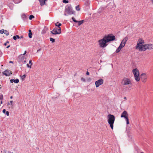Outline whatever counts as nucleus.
<instances>
[{
	"instance_id": "1",
	"label": "nucleus",
	"mask_w": 153,
	"mask_h": 153,
	"mask_svg": "<svg viewBox=\"0 0 153 153\" xmlns=\"http://www.w3.org/2000/svg\"><path fill=\"white\" fill-rule=\"evenodd\" d=\"M107 122L109 125L110 127L112 129H113L114 123L115 120V117L112 114H109L107 115Z\"/></svg>"
},
{
	"instance_id": "2",
	"label": "nucleus",
	"mask_w": 153,
	"mask_h": 153,
	"mask_svg": "<svg viewBox=\"0 0 153 153\" xmlns=\"http://www.w3.org/2000/svg\"><path fill=\"white\" fill-rule=\"evenodd\" d=\"M122 84L123 85H128L129 87H131L132 83L131 79L128 78L124 77L122 80Z\"/></svg>"
},
{
	"instance_id": "3",
	"label": "nucleus",
	"mask_w": 153,
	"mask_h": 153,
	"mask_svg": "<svg viewBox=\"0 0 153 153\" xmlns=\"http://www.w3.org/2000/svg\"><path fill=\"white\" fill-rule=\"evenodd\" d=\"M132 72L134 75L135 79L137 82L139 81L140 78L139 76V71L137 68L133 69L132 70Z\"/></svg>"
},
{
	"instance_id": "4",
	"label": "nucleus",
	"mask_w": 153,
	"mask_h": 153,
	"mask_svg": "<svg viewBox=\"0 0 153 153\" xmlns=\"http://www.w3.org/2000/svg\"><path fill=\"white\" fill-rule=\"evenodd\" d=\"M65 12L69 15L74 14L75 12L73 10L72 7L70 5H67L65 7Z\"/></svg>"
},
{
	"instance_id": "5",
	"label": "nucleus",
	"mask_w": 153,
	"mask_h": 153,
	"mask_svg": "<svg viewBox=\"0 0 153 153\" xmlns=\"http://www.w3.org/2000/svg\"><path fill=\"white\" fill-rule=\"evenodd\" d=\"M100 46L102 48H105L107 46L106 43L108 42L107 40L104 37L103 39L98 41Z\"/></svg>"
},
{
	"instance_id": "6",
	"label": "nucleus",
	"mask_w": 153,
	"mask_h": 153,
	"mask_svg": "<svg viewBox=\"0 0 153 153\" xmlns=\"http://www.w3.org/2000/svg\"><path fill=\"white\" fill-rule=\"evenodd\" d=\"M144 46L145 44L137 43L135 46V49L138 50L139 51H144Z\"/></svg>"
},
{
	"instance_id": "7",
	"label": "nucleus",
	"mask_w": 153,
	"mask_h": 153,
	"mask_svg": "<svg viewBox=\"0 0 153 153\" xmlns=\"http://www.w3.org/2000/svg\"><path fill=\"white\" fill-rule=\"evenodd\" d=\"M108 42L115 40V36L112 34L104 36Z\"/></svg>"
},
{
	"instance_id": "8",
	"label": "nucleus",
	"mask_w": 153,
	"mask_h": 153,
	"mask_svg": "<svg viewBox=\"0 0 153 153\" xmlns=\"http://www.w3.org/2000/svg\"><path fill=\"white\" fill-rule=\"evenodd\" d=\"M61 28H54L53 30L51 31V33L53 35L59 34L61 33Z\"/></svg>"
},
{
	"instance_id": "9",
	"label": "nucleus",
	"mask_w": 153,
	"mask_h": 153,
	"mask_svg": "<svg viewBox=\"0 0 153 153\" xmlns=\"http://www.w3.org/2000/svg\"><path fill=\"white\" fill-rule=\"evenodd\" d=\"M144 47L145 48L144 51L147 49H153V45L151 44H145V46Z\"/></svg>"
},
{
	"instance_id": "10",
	"label": "nucleus",
	"mask_w": 153,
	"mask_h": 153,
	"mask_svg": "<svg viewBox=\"0 0 153 153\" xmlns=\"http://www.w3.org/2000/svg\"><path fill=\"white\" fill-rule=\"evenodd\" d=\"M141 79L143 82H145L146 81L147 76L145 73H143L140 75Z\"/></svg>"
},
{
	"instance_id": "11",
	"label": "nucleus",
	"mask_w": 153,
	"mask_h": 153,
	"mask_svg": "<svg viewBox=\"0 0 153 153\" xmlns=\"http://www.w3.org/2000/svg\"><path fill=\"white\" fill-rule=\"evenodd\" d=\"M103 81L102 79H100L99 80L95 82V84L96 87H98L100 85L103 83Z\"/></svg>"
},
{
	"instance_id": "12",
	"label": "nucleus",
	"mask_w": 153,
	"mask_h": 153,
	"mask_svg": "<svg viewBox=\"0 0 153 153\" xmlns=\"http://www.w3.org/2000/svg\"><path fill=\"white\" fill-rule=\"evenodd\" d=\"M128 114L127 112L126 111H124L122 113L121 115V118L124 117L126 119L128 118Z\"/></svg>"
},
{
	"instance_id": "13",
	"label": "nucleus",
	"mask_w": 153,
	"mask_h": 153,
	"mask_svg": "<svg viewBox=\"0 0 153 153\" xmlns=\"http://www.w3.org/2000/svg\"><path fill=\"white\" fill-rule=\"evenodd\" d=\"M2 73L3 74L7 76H10V74H12V73H11V71H10L7 70L3 72Z\"/></svg>"
},
{
	"instance_id": "14",
	"label": "nucleus",
	"mask_w": 153,
	"mask_h": 153,
	"mask_svg": "<svg viewBox=\"0 0 153 153\" xmlns=\"http://www.w3.org/2000/svg\"><path fill=\"white\" fill-rule=\"evenodd\" d=\"M72 19L73 20V21L75 22H78V25H81V24H82V23L83 22V20H81L80 21H76V20L73 17L72 18Z\"/></svg>"
},
{
	"instance_id": "15",
	"label": "nucleus",
	"mask_w": 153,
	"mask_h": 153,
	"mask_svg": "<svg viewBox=\"0 0 153 153\" xmlns=\"http://www.w3.org/2000/svg\"><path fill=\"white\" fill-rule=\"evenodd\" d=\"M137 43L144 44H145L144 40L141 38H140L137 41Z\"/></svg>"
},
{
	"instance_id": "16",
	"label": "nucleus",
	"mask_w": 153,
	"mask_h": 153,
	"mask_svg": "<svg viewBox=\"0 0 153 153\" xmlns=\"http://www.w3.org/2000/svg\"><path fill=\"white\" fill-rule=\"evenodd\" d=\"M10 81L11 83H12L14 82L15 83H17L19 82V79H17L15 80L12 79L10 80Z\"/></svg>"
},
{
	"instance_id": "17",
	"label": "nucleus",
	"mask_w": 153,
	"mask_h": 153,
	"mask_svg": "<svg viewBox=\"0 0 153 153\" xmlns=\"http://www.w3.org/2000/svg\"><path fill=\"white\" fill-rule=\"evenodd\" d=\"M46 0H39L40 2V4L41 6H42L45 4V1Z\"/></svg>"
},
{
	"instance_id": "18",
	"label": "nucleus",
	"mask_w": 153,
	"mask_h": 153,
	"mask_svg": "<svg viewBox=\"0 0 153 153\" xmlns=\"http://www.w3.org/2000/svg\"><path fill=\"white\" fill-rule=\"evenodd\" d=\"M48 30V28L47 27L45 26L44 28L43 29L42 31V34H44Z\"/></svg>"
},
{
	"instance_id": "19",
	"label": "nucleus",
	"mask_w": 153,
	"mask_h": 153,
	"mask_svg": "<svg viewBox=\"0 0 153 153\" xmlns=\"http://www.w3.org/2000/svg\"><path fill=\"white\" fill-rule=\"evenodd\" d=\"M128 40V37H126L125 38H124L123 39V40H122V42H123V43H125L126 44V42Z\"/></svg>"
},
{
	"instance_id": "20",
	"label": "nucleus",
	"mask_w": 153,
	"mask_h": 153,
	"mask_svg": "<svg viewBox=\"0 0 153 153\" xmlns=\"http://www.w3.org/2000/svg\"><path fill=\"white\" fill-rule=\"evenodd\" d=\"M125 43L121 42L120 44L119 47H120V48H123V47H124L125 46Z\"/></svg>"
},
{
	"instance_id": "21",
	"label": "nucleus",
	"mask_w": 153,
	"mask_h": 153,
	"mask_svg": "<svg viewBox=\"0 0 153 153\" xmlns=\"http://www.w3.org/2000/svg\"><path fill=\"white\" fill-rule=\"evenodd\" d=\"M13 102L12 101H10V102H8L7 103V105H10L12 107L13 106Z\"/></svg>"
},
{
	"instance_id": "22",
	"label": "nucleus",
	"mask_w": 153,
	"mask_h": 153,
	"mask_svg": "<svg viewBox=\"0 0 153 153\" xmlns=\"http://www.w3.org/2000/svg\"><path fill=\"white\" fill-rule=\"evenodd\" d=\"M61 23H59L58 22H57L55 24V25L58 27V28H59V27H60V26H61Z\"/></svg>"
},
{
	"instance_id": "23",
	"label": "nucleus",
	"mask_w": 153,
	"mask_h": 153,
	"mask_svg": "<svg viewBox=\"0 0 153 153\" xmlns=\"http://www.w3.org/2000/svg\"><path fill=\"white\" fill-rule=\"evenodd\" d=\"M29 33L28 34L29 37L30 38H32V33L31 32V30H29Z\"/></svg>"
},
{
	"instance_id": "24",
	"label": "nucleus",
	"mask_w": 153,
	"mask_h": 153,
	"mask_svg": "<svg viewBox=\"0 0 153 153\" xmlns=\"http://www.w3.org/2000/svg\"><path fill=\"white\" fill-rule=\"evenodd\" d=\"M121 49L122 48H121L120 47H119L116 50V53H118L120 51Z\"/></svg>"
},
{
	"instance_id": "25",
	"label": "nucleus",
	"mask_w": 153,
	"mask_h": 153,
	"mask_svg": "<svg viewBox=\"0 0 153 153\" xmlns=\"http://www.w3.org/2000/svg\"><path fill=\"white\" fill-rule=\"evenodd\" d=\"M76 10L78 11H79L80 10V8L79 7V6L77 5L76 7H75Z\"/></svg>"
},
{
	"instance_id": "26",
	"label": "nucleus",
	"mask_w": 153,
	"mask_h": 153,
	"mask_svg": "<svg viewBox=\"0 0 153 153\" xmlns=\"http://www.w3.org/2000/svg\"><path fill=\"white\" fill-rule=\"evenodd\" d=\"M4 33L5 34H6V35L7 36H8L9 34V32L8 31H7V30H4Z\"/></svg>"
},
{
	"instance_id": "27",
	"label": "nucleus",
	"mask_w": 153,
	"mask_h": 153,
	"mask_svg": "<svg viewBox=\"0 0 153 153\" xmlns=\"http://www.w3.org/2000/svg\"><path fill=\"white\" fill-rule=\"evenodd\" d=\"M50 40L51 42L52 43H53L55 42V39H53L52 38H50Z\"/></svg>"
},
{
	"instance_id": "28",
	"label": "nucleus",
	"mask_w": 153,
	"mask_h": 153,
	"mask_svg": "<svg viewBox=\"0 0 153 153\" xmlns=\"http://www.w3.org/2000/svg\"><path fill=\"white\" fill-rule=\"evenodd\" d=\"M34 18V16L33 15H30L29 16V19L30 20Z\"/></svg>"
},
{
	"instance_id": "29",
	"label": "nucleus",
	"mask_w": 153,
	"mask_h": 153,
	"mask_svg": "<svg viewBox=\"0 0 153 153\" xmlns=\"http://www.w3.org/2000/svg\"><path fill=\"white\" fill-rule=\"evenodd\" d=\"M62 1L64 3L67 4L68 2V0H63Z\"/></svg>"
},
{
	"instance_id": "30",
	"label": "nucleus",
	"mask_w": 153,
	"mask_h": 153,
	"mask_svg": "<svg viewBox=\"0 0 153 153\" xmlns=\"http://www.w3.org/2000/svg\"><path fill=\"white\" fill-rule=\"evenodd\" d=\"M4 29L1 30H0V33L1 34H2L4 33Z\"/></svg>"
},
{
	"instance_id": "31",
	"label": "nucleus",
	"mask_w": 153,
	"mask_h": 153,
	"mask_svg": "<svg viewBox=\"0 0 153 153\" xmlns=\"http://www.w3.org/2000/svg\"><path fill=\"white\" fill-rule=\"evenodd\" d=\"M126 119V124H129V120H128V118H127V119Z\"/></svg>"
},
{
	"instance_id": "32",
	"label": "nucleus",
	"mask_w": 153,
	"mask_h": 153,
	"mask_svg": "<svg viewBox=\"0 0 153 153\" xmlns=\"http://www.w3.org/2000/svg\"><path fill=\"white\" fill-rule=\"evenodd\" d=\"M25 74L21 76V78L22 79H24L25 77Z\"/></svg>"
},
{
	"instance_id": "33",
	"label": "nucleus",
	"mask_w": 153,
	"mask_h": 153,
	"mask_svg": "<svg viewBox=\"0 0 153 153\" xmlns=\"http://www.w3.org/2000/svg\"><path fill=\"white\" fill-rule=\"evenodd\" d=\"M3 95L2 94H0V100L3 99Z\"/></svg>"
},
{
	"instance_id": "34",
	"label": "nucleus",
	"mask_w": 153,
	"mask_h": 153,
	"mask_svg": "<svg viewBox=\"0 0 153 153\" xmlns=\"http://www.w3.org/2000/svg\"><path fill=\"white\" fill-rule=\"evenodd\" d=\"M27 67L30 68H31V66L30 65H29L28 64H27Z\"/></svg>"
},
{
	"instance_id": "35",
	"label": "nucleus",
	"mask_w": 153,
	"mask_h": 153,
	"mask_svg": "<svg viewBox=\"0 0 153 153\" xmlns=\"http://www.w3.org/2000/svg\"><path fill=\"white\" fill-rule=\"evenodd\" d=\"M26 53V51H25V52L24 53H23L22 54H21L20 55V56H23V55H25Z\"/></svg>"
},
{
	"instance_id": "36",
	"label": "nucleus",
	"mask_w": 153,
	"mask_h": 153,
	"mask_svg": "<svg viewBox=\"0 0 153 153\" xmlns=\"http://www.w3.org/2000/svg\"><path fill=\"white\" fill-rule=\"evenodd\" d=\"M29 64H30V65L32 66V61L31 60H30L29 61Z\"/></svg>"
},
{
	"instance_id": "37",
	"label": "nucleus",
	"mask_w": 153,
	"mask_h": 153,
	"mask_svg": "<svg viewBox=\"0 0 153 153\" xmlns=\"http://www.w3.org/2000/svg\"><path fill=\"white\" fill-rule=\"evenodd\" d=\"M13 39H14L15 40H16L17 39V38H16V36H14L13 37Z\"/></svg>"
},
{
	"instance_id": "38",
	"label": "nucleus",
	"mask_w": 153,
	"mask_h": 153,
	"mask_svg": "<svg viewBox=\"0 0 153 153\" xmlns=\"http://www.w3.org/2000/svg\"><path fill=\"white\" fill-rule=\"evenodd\" d=\"M6 115L7 116H9V112L8 111H7L6 112Z\"/></svg>"
},
{
	"instance_id": "39",
	"label": "nucleus",
	"mask_w": 153,
	"mask_h": 153,
	"mask_svg": "<svg viewBox=\"0 0 153 153\" xmlns=\"http://www.w3.org/2000/svg\"><path fill=\"white\" fill-rule=\"evenodd\" d=\"M20 57L21 58V60H22L24 59V56H20Z\"/></svg>"
},
{
	"instance_id": "40",
	"label": "nucleus",
	"mask_w": 153,
	"mask_h": 153,
	"mask_svg": "<svg viewBox=\"0 0 153 153\" xmlns=\"http://www.w3.org/2000/svg\"><path fill=\"white\" fill-rule=\"evenodd\" d=\"M81 80H82V81H83V82H85V79L83 78H82L81 79Z\"/></svg>"
},
{
	"instance_id": "41",
	"label": "nucleus",
	"mask_w": 153,
	"mask_h": 153,
	"mask_svg": "<svg viewBox=\"0 0 153 153\" xmlns=\"http://www.w3.org/2000/svg\"><path fill=\"white\" fill-rule=\"evenodd\" d=\"M2 55V53L0 50V57H1Z\"/></svg>"
},
{
	"instance_id": "42",
	"label": "nucleus",
	"mask_w": 153,
	"mask_h": 153,
	"mask_svg": "<svg viewBox=\"0 0 153 153\" xmlns=\"http://www.w3.org/2000/svg\"><path fill=\"white\" fill-rule=\"evenodd\" d=\"M22 18H23L24 19L26 17V16L25 15H23L22 16Z\"/></svg>"
},
{
	"instance_id": "43",
	"label": "nucleus",
	"mask_w": 153,
	"mask_h": 153,
	"mask_svg": "<svg viewBox=\"0 0 153 153\" xmlns=\"http://www.w3.org/2000/svg\"><path fill=\"white\" fill-rule=\"evenodd\" d=\"M2 112H3L4 113H5V112H6V110L5 109H4L3 110V111H2Z\"/></svg>"
},
{
	"instance_id": "44",
	"label": "nucleus",
	"mask_w": 153,
	"mask_h": 153,
	"mask_svg": "<svg viewBox=\"0 0 153 153\" xmlns=\"http://www.w3.org/2000/svg\"><path fill=\"white\" fill-rule=\"evenodd\" d=\"M16 36L17 39H19L20 38L19 36L18 35H16Z\"/></svg>"
},
{
	"instance_id": "45",
	"label": "nucleus",
	"mask_w": 153,
	"mask_h": 153,
	"mask_svg": "<svg viewBox=\"0 0 153 153\" xmlns=\"http://www.w3.org/2000/svg\"><path fill=\"white\" fill-rule=\"evenodd\" d=\"M86 74L87 75H89V73L88 71H87Z\"/></svg>"
},
{
	"instance_id": "46",
	"label": "nucleus",
	"mask_w": 153,
	"mask_h": 153,
	"mask_svg": "<svg viewBox=\"0 0 153 153\" xmlns=\"http://www.w3.org/2000/svg\"><path fill=\"white\" fill-rule=\"evenodd\" d=\"M4 45L5 46H6V45H7V43H6V42H5V43H4Z\"/></svg>"
},
{
	"instance_id": "47",
	"label": "nucleus",
	"mask_w": 153,
	"mask_h": 153,
	"mask_svg": "<svg viewBox=\"0 0 153 153\" xmlns=\"http://www.w3.org/2000/svg\"><path fill=\"white\" fill-rule=\"evenodd\" d=\"M10 47V45H9L7 46L6 47V48H9Z\"/></svg>"
},
{
	"instance_id": "48",
	"label": "nucleus",
	"mask_w": 153,
	"mask_h": 153,
	"mask_svg": "<svg viewBox=\"0 0 153 153\" xmlns=\"http://www.w3.org/2000/svg\"><path fill=\"white\" fill-rule=\"evenodd\" d=\"M26 60H25V61H24V63H26Z\"/></svg>"
},
{
	"instance_id": "49",
	"label": "nucleus",
	"mask_w": 153,
	"mask_h": 153,
	"mask_svg": "<svg viewBox=\"0 0 153 153\" xmlns=\"http://www.w3.org/2000/svg\"><path fill=\"white\" fill-rule=\"evenodd\" d=\"M64 15L65 16H66L67 15V14H66V13H64Z\"/></svg>"
},
{
	"instance_id": "50",
	"label": "nucleus",
	"mask_w": 153,
	"mask_h": 153,
	"mask_svg": "<svg viewBox=\"0 0 153 153\" xmlns=\"http://www.w3.org/2000/svg\"><path fill=\"white\" fill-rule=\"evenodd\" d=\"M124 99L125 100H126L127 98H126V97H125L124 98Z\"/></svg>"
},
{
	"instance_id": "51",
	"label": "nucleus",
	"mask_w": 153,
	"mask_h": 153,
	"mask_svg": "<svg viewBox=\"0 0 153 153\" xmlns=\"http://www.w3.org/2000/svg\"><path fill=\"white\" fill-rule=\"evenodd\" d=\"M151 2L152 4H153V0H151Z\"/></svg>"
},
{
	"instance_id": "52",
	"label": "nucleus",
	"mask_w": 153,
	"mask_h": 153,
	"mask_svg": "<svg viewBox=\"0 0 153 153\" xmlns=\"http://www.w3.org/2000/svg\"><path fill=\"white\" fill-rule=\"evenodd\" d=\"M12 98H13V97H12V96H11V97H10V98L11 99H12Z\"/></svg>"
},
{
	"instance_id": "53",
	"label": "nucleus",
	"mask_w": 153,
	"mask_h": 153,
	"mask_svg": "<svg viewBox=\"0 0 153 153\" xmlns=\"http://www.w3.org/2000/svg\"><path fill=\"white\" fill-rule=\"evenodd\" d=\"M10 62L11 63H13V62L12 61H10Z\"/></svg>"
},
{
	"instance_id": "54",
	"label": "nucleus",
	"mask_w": 153,
	"mask_h": 153,
	"mask_svg": "<svg viewBox=\"0 0 153 153\" xmlns=\"http://www.w3.org/2000/svg\"><path fill=\"white\" fill-rule=\"evenodd\" d=\"M6 43H7H7H9V42L8 41H7V42H6Z\"/></svg>"
},
{
	"instance_id": "55",
	"label": "nucleus",
	"mask_w": 153,
	"mask_h": 153,
	"mask_svg": "<svg viewBox=\"0 0 153 153\" xmlns=\"http://www.w3.org/2000/svg\"><path fill=\"white\" fill-rule=\"evenodd\" d=\"M22 37H23V36H21V38H22Z\"/></svg>"
},
{
	"instance_id": "56",
	"label": "nucleus",
	"mask_w": 153,
	"mask_h": 153,
	"mask_svg": "<svg viewBox=\"0 0 153 153\" xmlns=\"http://www.w3.org/2000/svg\"><path fill=\"white\" fill-rule=\"evenodd\" d=\"M1 104H2V101H1Z\"/></svg>"
},
{
	"instance_id": "57",
	"label": "nucleus",
	"mask_w": 153,
	"mask_h": 153,
	"mask_svg": "<svg viewBox=\"0 0 153 153\" xmlns=\"http://www.w3.org/2000/svg\"><path fill=\"white\" fill-rule=\"evenodd\" d=\"M140 153H144L143 152H141Z\"/></svg>"
}]
</instances>
